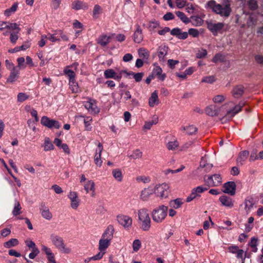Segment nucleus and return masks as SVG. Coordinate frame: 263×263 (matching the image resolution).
<instances>
[{"label":"nucleus","instance_id":"f257e3e1","mask_svg":"<svg viewBox=\"0 0 263 263\" xmlns=\"http://www.w3.org/2000/svg\"><path fill=\"white\" fill-rule=\"evenodd\" d=\"M205 8L210 9L215 14L226 18L230 16L232 12L231 5L228 0H224L222 4L217 3L214 0L209 1L206 4Z\"/></svg>","mask_w":263,"mask_h":263},{"label":"nucleus","instance_id":"f03ea898","mask_svg":"<svg viewBox=\"0 0 263 263\" xmlns=\"http://www.w3.org/2000/svg\"><path fill=\"white\" fill-rule=\"evenodd\" d=\"M138 219L141 222V228L144 231L149 230L151 220L148 214V210L145 208L140 209L138 211Z\"/></svg>","mask_w":263,"mask_h":263},{"label":"nucleus","instance_id":"7ed1b4c3","mask_svg":"<svg viewBox=\"0 0 263 263\" xmlns=\"http://www.w3.org/2000/svg\"><path fill=\"white\" fill-rule=\"evenodd\" d=\"M168 207L161 205L155 208L152 212V217L154 222H162L165 218L167 214Z\"/></svg>","mask_w":263,"mask_h":263},{"label":"nucleus","instance_id":"20e7f679","mask_svg":"<svg viewBox=\"0 0 263 263\" xmlns=\"http://www.w3.org/2000/svg\"><path fill=\"white\" fill-rule=\"evenodd\" d=\"M50 239L52 244L62 253L69 254L71 252V249L66 247L61 237L52 234L50 235Z\"/></svg>","mask_w":263,"mask_h":263},{"label":"nucleus","instance_id":"39448f33","mask_svg":"<svg viewBox=\"0 0 263 263\" xmlns=\"http://www.w3.org/2000/svg\"><path fill=\"white\" fill-rule=\"evenodd\" d=\"M41 123L44 126L49 128H54L59 129L61 127V124L59 121L51 119L47 116H43L41 120Z\"/></svg>","mask_w":263,"mask_h":263},{"label":"nucleus","instance_id":"423d86ee","mask_svg":"<svg viewBox=\"0 0 263 263\" xmlns=\"http://www.w3.org/2000/svg\"><path fill=\"white\" fill-rule=\"evenodd\" d=\"M47 36V39L52 42H59L61 39L65 41L68 40V37L64 34L63 32L61 30L54 31V33H48Z\"/></svg>","mask_w":263,"mask_h":263},{"label":"nucleus","instance_id":"0eeeda50","mask_svg":"<svg viewBox=\"0 0 263 263\" xmlns=\"http://www.w3.org/2000/svg\"><path fill=\"white\" fill-rule=\"evenodd\" d=\"M206 24L208 29L214 35H217L218 32L223 29L224 25L223 23L219 22L215 23L212 21H207Z\"/></svg>","mask_w":263,"mask_h":263},{"label":"nucleus","instance_id":"6e6552de","mask_svg":"<svg viewBox=\"0 0 263 263\" xmlns=\"http://www.w3.org/2000/svg\"><path fill=\"white\" fill-rule=\"evenodd\" d=\"M117 220L118 223L125 229H128L132 225L133 220L129 216L122 214L119 215L117 216Z\"/></svg>","mask_w":263,"mask_h":263},{"label":"nucleus","instance_id":"1a4fd4ad","mask_svg":"<svg viewBox=\"0 0 263 263\" xmlns=\"http://www.w3.org/2000/svg\"><path fill=\"white\" fill-rule=\"evenodd\" d=\"M169 186L166 183L157 185L155 186V192L161 198H166L168 195Z\"/></svg>","mask_w":263,"mask_h":263},{"label":"nucleus","instance_id":"9d476101","mask_svg":"<svg viewBox=\"0 0 263 263\" xmlns=\"http://www.w3.org/2000/svg\"><path fill=\"white\" fill-rule=\"evenodd\" d=\"M236 184L234 181H229L225 183L223 186V192L226 194L233 196L236 192Z\"/></svg>","mask_w":263,"mask_h":263},{"label":"nucleus","instance_id":"9b49d317","mask_svg":"<svg viewBox=\"0 0 263 263\" xmlns=\"http://www.w3.org/2000/svg\"><path fill=\"white\" fill-rule=\"evenodd\" d=\"M206 183L210 186H218L221 182V178L219 174H214L208 177Z\"/></svg>","mask_w":263,"mask_h":263},{"label":"nucleus","instance_id":"f8f14e48","mask_svg":"<svg viewBox=\"0 0 263 263\" xmlns=\"http://www.w3.org/2000/svg\"><path fill=\"white\" fill-rule=\"evenodd\" d=\"M40 212L42 216L46 220H50L52 218V214L45 203H42L40 206Z\"/></svg>","mask_w":263,"mask_h":263},{"label":"nucleus","instance_id":"ddd939ff","mask_svg":"<svg viewBox=\"0 0 263 263\" xmlns=\"http://www.w3.org/2000/svg\"><path fill=\"white\" fill-rule=\"evenodd\" d=\"M171 34L175 36L178 39L185 40L188 37V33L187 32H182L181 29L179 28L173 29L170 31Z\"/></svg>","mask_w":263,"mask_h":263},{"label":"nucleus","instance_id":"4468645a","mask_svg":"<svg viewBox=\"0 0 263 263\" xmlns=\"http://www.w3.org/2000/svg\"><path fill=\"white\" fill-rule=\"evenodd\" d=\"M10 75L7 79V82L8 83H13L18 77L20 70L18 67H14L11 69Z\"/></svg>","mask_w":263,"mask_h":263},{"label":"nucleus","instance_id":"2eb2a0df","mask_svg":"<svg viewBox=\"0 0 263 263\" xmlns=\"http://www.w3.org/2000/svg\"><path fill=\"white\" fill-rule=\"evenodd\" d=\"M143 39L142 30L139 25H136V30L134 33V41L137 43H140Z\"/></svg>","mask_w":263,"mask_h":263},{"label":"nucleus","instance_id":"dca6fc26","mask_svg":"<svg viewBox=\"0 0 263 263\" xmlns=\"http://www.w3.org/2000/svg\"><path fill=\"white\" fill-rule=\"evenodd\" d=\"M219 200L223 206L230 208L234 206V201L230 197L223 195L219 197Z\"/></svg>","mask_w":263,"mask_h":263},{"label":"nucleus","instance_id":"f3484780","mask_svg":"<svg viewBox=\"0 0 263 263\" xmlns=\"http://www.w3.org/2000/svg\"><path fill=\"white\" fill-rule=\"evenodd\" d=\"M244 87L241 85H236L233 88L232 93L235 98H239L244 93Z\"/></svg>","mask_w":263,"mask_h":263},{"label":"nucleus","instance_id":"a211bd4d","mask_svg":"<svg viewBox=\"0 0 263 263\" xmlns=\"http://www.w3.org/2000/svg\"><path fill=\"white\" fill-rule=\"evenodd\" d=\"M72 9L79 10L81 9L86 10L88 8V5L87 4L84 3L81 1H74L71 5Z\"/></svg>","mask_w":263,"mask_h":263},{"label":"nucleus","instance_id":"6ab92c4d","mask_svg":"<svg viewBox=\"0 0 263 263\" xmlns=\"http://www.w3.org/2000/svg\"><path fill=\"white\" fill-rule=\"evenodd\" d=\"M152 73L154 77L157 76L159 80L161 81H163L166 78V74L165 73H162V70L161 68L158 66H156L155 65Z\"/></svg>","mask_w":263,"mask_h":263},{"label":"nucleus","instance_id":"aec40b11","mask_svg":"<svg viewBox=\"0 0 263 263\" xmlns=\"http://www.w3.org/2000/svg\"><path fill=\"white\" fill-rule=\"evenodd\" d=\"M245 104L246 102L245 101H241L239 102L238 104L236 105L232 109L228 110L227 115H231L233 117L234 116L241 110V108L245 105Z\"/></svg>","mask_w":263,"mask_h":263},{"label":"nucleus","instance_id":"412c9836","mask_svg":"<svg viewBox=\"0 0 263 263\" xmlns=\"http://www.w3.org/2000/svg\"><path fill=\"white\" fill-rule=\"evenodd\" d=\"M153 192V190L151 187L144 189L141 192L140 199L144 201H147Z\"/></svg>","mask_w":263,"mask_h":263},{"label":"nucleus","instance_id":"4be33fe9","mask_svg":"<svg viewBox=\"0 0 263 263\" xmlns=\"http://www.w3.org/2000/svg\"><path fill=\"white\" fill-rule=\"evenodd\" d=\"M114 232V228L112 225H109L102 236V238L111 240Z\"/></svg>","mask_w":263,"mask_h":263},{"label":"nucleus","instance_id":"5701e85b","mask_svg":"<svg viewBox=\"0 0 263 263\" xmlns=\"http://www.w3.org/2000/svg\"><path fill=\"white\" fill-rule=\"evenodd\" d=\"M182 132H185L186 134L189 135H193L197 132V128L193 125L188 126H183L180 128Z\"/></svg>","mask_w":263,"mask_h":263},{"label":"nucleus","instance_id":"b1692460","mask_svg":"<svg viewBox=\"0 0 263 263\" xmlns=\"http://www.w3.org/2000/svg\"><path fill=\"white\" fill-rule=\"evenodd\" d=\"M249 155L248 151H243L239 153L237 159V163L238 165H242L245 161L247 159Z\"/></svg>","mask_w":263,"mask_h":263},{"label":"nucleus","instance_id":"393cba45","mask_svg":"<svg viewBox=\"0 0 263 263\" xmlns=\"http://www.w3.org/2000/svg\"><path fill=\"white\" fill-rule=\"evenodd\" d=\"M110 37L106 35H100L97 39L98 44L101 46H105L110 42Z\"/></svg>","mask_w":263,"mask_h":263},{"label":"nucleus","instance_id":"a878e982","mask_svg":"<svg viewBox=\"0 0 263 263\" xmlns=\"http://www.w3.org/2000/svg\"><path fill=\"white\" fill-rule=\"evenodd\" d=\"M183 204L182 199L181 198H177L174 200H172L169 202V206L173 209H177L180 208Z\"/></svg>","mask_w":263,"mask_h":263},{"label":"nucleus","instance_id":"bb28decb","mask_svg":"<svg viewBox=\"0 0 263 263\" xmlns=\"http://www.w3.org/2000/svg\"><path fill=\"white\" fill-rule=\"evenodd\" d=\"M246 5L248 8L251 11L258 10L259 8L257 0H247L246 1Z\"/></svg>","mask_w":263,"mask_h":263},{"label":"nucleus","instance_id":"cd10ccee","mask_svg":"<svg viewBox=\"0 0 263 263\" xmlns=\"http://www.w3.org/2000/svg\"><path fill=\"white\" fill-rule=\"evenodd\" d=\"M148 103L151 107H154L156 104H158V97L156 90L151 94Z\"/></svg>","mask_w":263,"mask_h":263},{"label":"nucleus","instance_id":"c85d7f7f","mask_svg":"<svg viewBox=\"0 0 263 263\" xmlns=\"http://www.w3.org/2000/svg\"><path fill=\"white\" fill-rule=\"evenodd\" d=\"M190 20L194 26H201L203 23V20L199 16H192Z\"/></svg>","mask_w":263,"mask_h":263},{"label":"nucleus","instance_id":"c756f323","mask_svg":"<svg viewBox=\"0 0 263 263\" xmlns=\"http://www.w3.org/2000/svg\"><path fill=\"white\" fill-rule=\"evenodd\" d=\"M168 48L165 46H160L158 49V56L159 58V60H164V58L165 56L167 53Z\"/></svg>","mask_w":263,"mask_h":263},{"label":"nucleus","instance_id":"7c9ffc66","mask_svg":"<svg viewBox=\"0 0 263 263\" xmlns=\"http://www.w3.org/2000/svg\"><path fill=\"white\" fill-rule=\"evenodd\" d=\"M110 240L101 238L99 241V249L101 251L105 250L109 245Z\"/></svg>","mask_w":263,"mask_h":263},{"label":"nucleus","instance_id":"2f4dec72","mask_svg":"<svg viewBox=\"0 0 263 263\" xmlns=\"http://www.w3.org/2000/svg\"><path fill=\"white\" fill-rule=\"evenodd\" d=\"M18 243V240L17 239L11 238L9 240L4 242V246L6 248H10L11 247L17 246Z\"/></svg>","mask_w":263,"mask_h":263},{"label":"nucleus","instance_id":"473e14b6","mask_svg":"<svg viewBox=\"0 0 263 263\" xmlns=\"http://www.w3.org/2000/svg\"><path fill=\"white\" fill-rule=\"evenodd\" d=\"M21 209L22 207L20 202L17 200H15L14 208L12 211V214L14 216H17L22 213Z\"/></svg>","mask_w":263,"mask_h":263},{"label":"nucleus","instance_id":"72a5a7b5","mask_svg":"<svg viewBox=\"0 0 263 263\" xmlns=\"http://www.w3.org/2000/svg\"><path fill=\"white\" fill-rule=\"evenodd\" d=\"M114 178L119 182L122 180L123 175L121 171L119 168L114 169L112 172Z\"/></svg>","mask_w":263,"mask_h":263},{"label":"nucleus","instance_id":"f704fd0d","mask_svg":"<svg viewBox=\"0 0 263 263\" xmlns=\"http://www.w3.org/2000/svg\"><path fill=\"white\" fill-rule=\"evenodd\" d=\"M44 149L45 151H48L53 150L54 149V145L50 140L48 137L45 139L44 143L43 145Z\"/></svg>","mask_w":263,"mask_h":263},{"label":"nucleus","instance_id":"c9c22d12","mask_svg":"<svg viewBox=\"0 0 263 263\" xmlns=\"http://www.w3.org/2000/svg\"><path fill=\"white\" fill-rule=\"evenodd\" d=\"M84 189L86 192V193L89 192V191L94 192L95 190V183L92 180H89L87 182L86 184L84 185Z\"/></svg>","mask_w":263,"mask_h":263},{"label":"nucleus","instance_id":"e433bc0d","mask_svg":"<svg viewBox=\"0 0 263 263\" xmlns=\"http://www.w3.org/2000/svg\"><path fill=\"white\" fill-rule=\"evenodd\" d=\"M206 114L210 116H216L218 115V110L213 109L212 106H207L205 108Z\"/></svg>","mask_w":263,"mask_h":263},{"label":"nucleus","instance_id":"4c0bfd02","mask_svg":"<svg viewBox=\"0 0 263 263\" xmlns=\"http://www.w3.org/2000/svg\"><path fill=\"white\" fill-rule=\"evenodd\" d=\"M70 88L73 92L77 93L80 91L78 84L76 82L75 79L69 81Z\"/></svg>","mask_w":263,"mask_h":263},{"label":"nucleus","instance_id":"58836bf2","mask_svg":"<svg viewBox=\"0 0 263 263\" xmlns=\"http://www.w3.org/2000/svg\"><path fill=\"white\" fill-rule=\"evenodd\" d=\"M175 13L176 15L185 24H186L190 22V19L183 12L181 11H176Z\"/></svg>","mask_w":263,"mask_h":263},{"label":"nucleus","instance_id":"ea45409f","mask_svg":"<svg viewBox=\"0 0 263 263\" xmlns=\"http://www.w3.org/2000/svg\"><path fill=\"white\" fill-rule=\"evenodd\" d=\"M85 106V107L90 111L94 113H98L99 112V110L96 107V105L92 104L91 102H87Z\"/></svg>","mask_w":263,"mask_h":263},{"label":"nucleus","instance_id":"a19ab883","mask_svg":"<svg viewBox=\"0 0 263 263\" xmlns=\"http://www.w3.org/2000/svg\"><path fill=\"white\" fill-rule=\"evenodd\" d=\"M159 23L158 21H150L148 22L147 28L148 29L149 31L153 32L155 29L159 27Z\"/></svg>","mask_w":263,"mask_h":263},{"label":"nucleus","instance_id":"79ce46f5","mask_svg":"<svg viewBox=\"0 0 263 263\" xmlns=\"http://www.w3.org/2000/svg\"><path fill=\"white\" fill-rule=\"evenodd\" d=\"M101 7L98 5H95L92 12L93 17L95 18H97L99 17V15L101 13Z\"/></svg>","mask_w":263,"mask_h":263},{"label":"nucleus","instance_id":"37998d69","mask_svg":"<svg viewBox=\"0 0 263 263\" xmlns=\"http://www.w3.org/2000/svg\"><path fill=\"white\" fill-rule=\"evenodd\" d=\"M79 117L84 118V123L86 129L87 130H90L91 129V126H90V122L92 121V118L90 117H87L84 118L82 116H80Z\"/></svg>","mask_w":263,"mask_h":263},{"label":"nucleus","instance_id":"c03bdc74","mask_svg":"<svg viewBox=\"0 0 263 263\" xmlns=\"http://www.w3.org/2000/svg\"><path fill=\"white\" fill-rule=\"evenodd\" d=\"M115 71L112 69H107L104 71V75L106 79H114L115 76Z\"/></svg>","mask_w":263,"mask_h":263},{"label":"nucleus","instance_id":"a18cd8bd","mask_svg":"<svg viewBox=\"0 0 263 263\" xmlns=\"http://www.w3.org/2000/svg\"><path fill=\"white\" fill-rule=\"evenodd\" d=\"M138 54L140 58L148 59L149 56V52L144 48H140L138 50Z\"/></svg>","mask_w":263,"mask_h":263},{"label":"nucleus","instance_id":"49530a36","mask_svg":"<svg viewBox=\"0 0 263 263\" xmlns=\"http://www.w3.org/2000/svg\"><path fill=\"white\" fill-rule=\"evenodd\" d=\"M179 146V142L177 140H175L174 141L168 142L167 144V148L169 150H175Z\"/></svg>","mask_w":263,"mask_h":263},{"label":"nucleus","instance_id":"de8ad7c7","mask_svg":"<svg viewBox=\"0 0 263 263\" xmlns=\"http://www.w3.org/2000/svg\"><path fill=\"white\" fill-rule=\"evenodd\" d=\"M7 29H10L12 30H16V32L18 33L21 29L18 27V25L16 23H11L8 22L7 24Z\"/></svg>","mask_w":263,"mask_h":263},{"label":"nucleus","instance_id":"09e8293b","mask_svg":"<svg viewBox=\"0 0 263 263\" xmlns=\"http://www.w3.org/2000/svg\"><path fill=\"white\" fill-rule=\"evenodd\" d=\"M142 156V153L139 149H137L133 151V153L129 155V157L130 158L136 159L140 158Z\"/></svg>","mask_w":263,"mask_h":263},{"label":"nucleus","instance_id":"8fccbe9b","mask_svg":"<svg viewBox=\"0 0 263 263\" xmlns=\"http://www.w3.org/2000/svg\"><path fill=\"white\" fill-rule=\"evenodd\" d=\"M17 8V4L14 3L12 6L9 8L5 11V15L6 16H9L11 13L15 12Z\"/></svg>","mask_w":263,"mask_h":263},{"label":"nucleus","instance_id":"3c124183","mask_svg":"<svg viewBox=\"0 0 263 263\" xmlns=\"http://www.w3.org/2000/svg\"><path fill=\"white\" fill-rule=\"evenodd\" d=\"M200 197V195L197 194V193L195 191L194 189L192 190V192L191 194L186 198V201L189 202L195 199L196 198Z\"/></svg>","mask_w":263,"mask_h":263},{"label":"nucleus","instance_id":"603ef678","mask_svg":"<svg viewBox=\"0 0 263 263\" xmlns=\"http://www.w3.org/2000/svg\"><path fill=\"white\" fill-rule=\"evenodd\" d=\"M216 81L214 76H209L204 77L201 80L202 83H207L212 84Z\"/></svg>","mask_w":263,"mask_h":263},{"label":"nucleus","instance_id":"864d4df0","mask_svg":"<svg viewBox=\"0 0 263 263\" xmlns=\"http://www.w3.org/2000/svg\"><path fill=\"white\" fill-rule=\"evenodd\" d=\"M101 153L96 152V154L94 157V161L95 164L100 167L102 165V161L101 159Z\"/></svg>","mask_w":263,"mask_h":263},{"label":"nucleus","instance_id":"5fc2aeb1","mask_svg":"<svg viewBox=\"0 0 263 263\" xmlns=\"http://www.w3.org/2000/svg\"><path fill=\"white\" fill-rule=\"evenodd\" d=\"M29 98V96L23 92H20L17 96V100L19 102H22Z\"/></svg>","mask_w":263,"mask_h":263},{"label":"nucleus","instance_id":"6e6d98bb","mask_svg":"<svg viewBox=\"0 0 263 263\" xmlns=\"http://www.w3.org/2000/svg\"><path fill=\"white\" fill-rule=\"evenodd\" d=\"M17 62L18 65L17 66H15V67H18L20 70H21V69H24L26 67V66L24 64L25 59L23 57L18 58L17 59Z\"/></svg>","mask_w":263,"mask_h":263},{"label":"nucleus","instance_id":"4d7b16f0","mask_svg":"<svg viewBox=\"0 0 263 263\" xmlns=\"http://www.w3.org/2000/svg\"><path fill=\"white\" fill-rule=\"evenodd\" d=\"M64 72L65 74L68 77L69 81L75 79L76 74L73 70L71 69H65Z\"/></svg>","mask_w":263,"mask_h":263},{"label":"nucleus","instance_id":"13d9d810","mask_svg":"<svg viewBox=\"0 0 263 263\" xmlns=\"http://www.w3.org/2000/svg\"><path fill=\"white\" fill-rule=\"evenodd\" d=\"M224 60V57L220 53H217L215 54L212 59V62L214 63H217L218 62H222Z\"/></svg>","mask_w":263,"mask_h":263},{"label":"nucleus","instance_id":"bf43d9fd","mask_svg":"<svg viewBox=\"0 0 263 263\" xmlns=\"http://www.w3.org/2000/svg\"><path fill=\"white\" fill-rule=\"evenodd\" d=\"M187 33L188 35L190 34V35L194 37H197L199 35V32L198 30L194 28L189 29Z\"/></svg>","mask_w":263,"mask_h":263},{"label":"nucleus","instance_id":"052dcab7","mask_svg":"<svg viewBox=\"0 0 263 263\" xmlns=\"http://www.w3.org/2000/svg\"><path fill=\"white\" fill-rule=\"evenodd\" d=\"M207 55V51L205 49H201L196 53V57L198 59L204 58Z\"/></svg>","mask_w":263,"mask_h":263},{"label":"nucleus","instance_id":"680f3d73","mask_svg":"<svg viewBox=\"0 0 263 263\" xmlns=\"http://www.w3.org/2000/svg\"><path fill=\"white\" fill-rule=\"evenodd\" d=\"M141 247V242L139 239H136L133 243V248L134 251H138Z\"/></svg>","mask_w":263,"mask_h":263},{"label":"nucleus","instance_id":"e2e57ef3","mask_svg":"<svg viewBox=\"0 0 263 263\" xmlns=\"http://www.w3.org/2000/svg\"><path fill=\"white\" fill-rule=\"evenodd\" d=\"M40 253L39 249L35 248L34 249L31 250V252L29 254V257L30 259H34Z\"/></svg>","mask_w":263,"mask_h":263},{"label":"nucleus","instance_id":"0e129e2a","mask_svg":"<svg viewBox=\"0 0 263 263\" xmlns=\"http://www.w3.org/2000/svg\"><path fill=\"white\" fill-rule=\"evenodd\" d=\"M143 76V72H138L134 74L133 78L136 82H139L142 80Z\"/></svg>","mask_w":263,"mask_h":263},{"label":"nucleus","instance_id":"69168bd1","mask_svg":"<svg viewBox=\"0 0 263 263\" xmlns=\"http://www.w3.org/2000/svg\"><path fill=\"white\" fill-rule=\"evenodd\" d=\"M120 95L121 96L124 95L123 98L125 100H127L132 98V96L128 90H121Z\"/></svg>","mask_w":263,"mask_h":263},{"label":"nucleus","instance_id":"338daca9","mask_svg":"<svg viewBox=\"0 0 263 263\" xmlns=\"http://www.w3.org/2000/svg\"><path fill=\"white\" fill-rule=\"evenodd\" d=\"M245 209L248 212L251 209L253 208V206L254 205L252 201L250 200L246 199L245 201Z\"/></svg>","mask_w":263,"mask_h":263},{"label":"nucleus","instance_id":"774afa93","mask_svg":"<svg viewBox=\"0 0 263 263\" xmlns=\"http://www.w3.org/2000/svg\"><path fill=\"white\" fill-rule=\"evenodd\" d=\"M26 245L29 248V249H34L35 248H37L35 243L32 240H26L25 241Z\"/></svg>","mask_w":263,"mask_h":263}]
</instances>
